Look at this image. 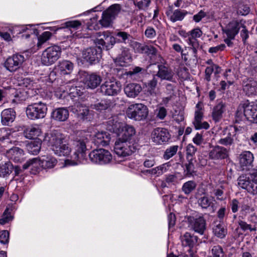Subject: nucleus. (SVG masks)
Returning a JSON list of instances; mask_svg holds the SVG:
<instances>
[{
	"mask_svg": "<svg viewBox=\"0 0 257 257\" xmlns=\"http://www.w3.org/2000/svg\"><path fill=\"white\" fill-rule=\"evenodd\" d=\"M14 166L11 162L8 161L0 164V177H7L13 172Z\"/></svg>",
	"mask_w": 257,
	"mask_h": 257,
	"instance_id": "37998d69",
	"label": "nucleus"
},
{
	"mask_svg": "<svg viewBox=\"0 0 257 257\" xmlns=\"http://www.w3.org/2000/svg\"><path fill=\"white\" fill-rule=\"evenodd\" d=\"M102 80L100 75L96 73H90L84 75L83 83L87 88L94 89L100 85Z\"/></svg>",
	"mask_w": 257,
	"mask_h": 257,
	"instance_id": "a211bd4d",
	"label": "nucleus"
},
{
	"mask_svg": "<svg viewBox=\"0 0 257 257\" xmlns=\"http://www.w3.org/2000/svg\"><path fill=\"white\" fill-rule=\"evenodd\" d=\"M239 130L236 126H230L223 131V137L217 141V143L222 146L230 149V147L234 144V138H238Z\"/></svg>",
	"mask_w": 257,
	"mask_h": 257,
	"instance_id": "1a4fd4ad",
	"label": "nucleus"
},
{
	"mask_svg": "<svg viewBox=\"0 0 257 257\" xmlns=\"http://www.w3.org/2000/svg\"><path fill=\"white\" fill-rule=\"evenodd\" d=\"M159 78L156 74L154 75L152 79L148 82L147 87L148 91L151 94H156L155 89L158 84Z\"/></svg>",
	"mask_w": 257,
	"mask_h": 257,
	"instance_id": "49530a36",
	"label": "nucleus"
},
{
	"mask_svg": "<svg viewBox=\"0 0 257 257\" xmlns=\"http://www.w3.org/2000/svg\"><path fill=\"white\" fill-rule=\"evenodd\" d=\"M52 36V33L49 31L44 32L38 37V46H39L49 40Z\"/></svg>",
	"mask_w": 257,
	"mask_h": 257,
	"instance_id": "680f3d73",
	"label": "nucleus"
},
{
	"mask_svg": "<svg viewBox=\"0 0 257 257\" xmlns=\"http://www.w3.org/2000/svg\"><path fill=\"white\" fill-rule=\"evenodd\" d=\"M85 106V105H83L79 102H76L71 106V110L73 113L76 114L78 116Z\"/></svg>",
	"mask_w": 257,
	"mask_h": 257,
	"instance_id": "e2e57ef3",
	"label": "nucleus"
},
{
	"mask_svg": "<svg viewBox=\"0 0 257 257\" xmlns=\"http://www.w3.org/2000/svg\"><path fill=\"white\" fill-rule=\"evenodd\" d=\"M136 131L135 128L131 125L124 124V127L121 130L119 134L117 135V139L125 142H130L132 137L135 135Z\"/></svg>",
	"mask_w": 257,
	"mask_h": 257,
	"instance_id": "c756f323",
	"label": "nucleus"
},
{
	"mask_svg": "<svg viewBox=\"0 0 257 257\" xmlns=\"http://www.w3.org/2000/svg\"><path fill=\"white\" fill-rule=\"evenodd\" d=\"M225 103L222 101H218L213 108L212 117L215 122L219 121L222 117V114L225 111Z\"/></svg>",
	"mask_w": 257,
	"mask_h": 257,
	"instance_id": "2f4dec72",
	"label": "nucleus"
},
{
	"mask_svg": "<svg viewBox=\"0 0 257 257\" xmlns=\"http://www.w3.org/2000/svg\"><path fill=\"white\" fill-rule=\"evenodd\" d=\"M170 137L168 130L162 127L155 128L151 134L152 141L157 144H162L168 142L170 139Z\"/></svg>",
	"mask_w": 257,
	"mask_h": 257,
	"instance_id": "2eb2a0df",
	"label": "nucleus"
},
{
	"mask_svg": "<svg viewBox=\"0 0 257 257\" xmlns=\"http://www.w3.org/2000/svg\"><path fill=\"white\" fill-rule=\"evenodd\" d=\"M158 71L156 75L161 81L165 80L176 83L174 73L171 69L161 64L158 65Z\"/></svg>",
	"mask_w": 257,
	"mask_h": 257,
	"instance_id": "5701e85b",
	"label": "nucleus"
},
{
	"mask_svg": "<svg viewBox=\"0 0 257 257\" xmlns=\"http://www.w3.org/2000/svg\"><path fill=\"white\" fill-rule=\"evenodd\" d=\"M15 91L14 88L11 86L4 87L0 88V102L2 101L4 98L10 97V93Z\"/></svg>",
	"mask_w": 257,
	"mask_h": 257,
	"instance_id": "4d7b16f0",
	"label": "nucleus"
},
{
	"mask_svg": "<svg viewBox=\"0 0 257 257\" xmlns=\"http://www.w3.org/2000/svg\"><path fill=\"white\" fill-rule=\"evenodd\" d=\"M189 227L195 232L201 235L204 234L206 228V223L205 218L202 216H189L187 218Z\"/></svg>",
	"mask_w": 257,
	"mask_h": 257,
	"instance_id": "4468645a",
	"label": "nucleus"
},
{
	"mask_svg": "<svg viewBox=\"0 0 257 257\" xmlns=\"http://www.w3.org/2000/svg\"><path fill=\"white\" fill-rule=\"evenodd\" d=\"M61 48L57 45L49 47L46 49L42 54V63L47 66L54 63L60 57Z\"/></svg>",
	"mask_w": 257,
	"mask_h": 257,
	"instance_id": "6e6552de",
	"label": "nucleus"
},
{
	"mask_svg": "<svg viewBox=\"0 0 257 257\" xmlns=\"http://www.w3.org/2000/svg\"><path fill=\"white\" fill-rule=\"evenodd\" d=\"M243 91L246 95H256L257 93V81L250 78L244 79L242 83Z\"/></svg>",
	"mask_w": 257,
	"mask_h": 257,
	"instance_id": "a878e982",
	"label": "nucleus"
},
{
	"mask_svg": "<svg viewBox=\"0 0 257 257\" xmlns=\"http://www.w3.org/2000/svg\"><path fill=\"white\" fill-rule=\"evenodd\" d=\"M100 47L102 50H109L113 48L115 44L116 43L115 38L111 37L108 40L104 41L102 39L99 40Z\"/></svg>",
	"mask_w": 257,
	"mask_h": 257,
	"instance_id": "c03bdc74",
	"label": "nucleus"
},
{
	"mask_svg": "<svg viewBox=\"0 0 257 257\" xmlns=\"http://www.w3.org/2000/svg\"><path fill=\"white\" fill-rule=\"evenodd\" d=\"M13 219V217L11 215L10 209L7 208L0 218V224L2 225L6 224L11 221Z\"/></svg>",
	"mask_w": 257,
	"mask_h": 257,
	"instance_id": "5fc2aeb1",
	"label": "nucleus"
},
{
	"mask_svg": "<svg viewBox=\"0 0 257 257\" xmlns=\"http://www.w3.org/2000/svg\"><path fill=\"white\" fill-rule=\"evenodd\" d=\"M74 68V64L68 60L59 61L56 69L61 75H65L70 74Z\"/></svg>",
	"mask_w": 257,
	"mask_h": 257,
	"instance_id": "7c9ffc66",
	"label": "nucleus"
},
{
	"mask_svg": "<svg viewBox=\"0 0 257 257\" xmlns=\"http://www.w3.org/2000/svg\"><path fill=\"white\" fill-rule=\"evenodd\" d=\"M47 104L42 101L29 104L26 109L28 117L32 120L43 118L47 113Z\"/></svg>",
	"mask_w": 257,
	"mask_h": 257,
	"instance_id": "7ed1b4c3",
	"label": "nucleus"
},
{
	"mask_svg": "<svg viewBox=\"0 0 257 257\" xmlns=\"http://www.w3.org/2000/svg\"><path fill=\"white\" fill-rule=\"evenodd\" d=\"M14 90L15 91H13V93H10V97H15V98L13 99V102H19L25 100V94L26 93V92H22L20 90L16 89L15 88Z\"/></svg>",
	"mask_w": 257,
	"mask_h": 257,
	"instance_id": "3c124183",
	"label": "nucleus"
},
{
	"mask_svg": "<svg viewBox=\"0 0 257 257\" xmlns=\"http://www.w3.org/2000/svg\"><path fill=\"white\" fill-rule=\"evenodd\" d=\"M41 148V142L39 140L38 141H31L28 143L26 145V149L28 152L32 155H37Z\"/></svg>",
	"mask_w": 257,
	"mask_h": 257,
	"instance_id": "79ce46f5",
	"label": "nucleus"
},
{
	"mask_svg": "<svg viewBox=\"0 0 257 257\" xmlns=\"http://www.w3.org/2000/svg\"><path fill=\"white\" fill-rule=\"evenodd\" d=\"M198 237L189 232H186L182 236V245L185 246L193 247L197 243Z\"/></svg>",
	"mask_w": 257,
	"mask_h": 257,
	"instance_id": "e433bc0d",
	"label": "nucleus"
},
{
	"mask_svg": "<svg viewBox=\"0 0 257 257\" xmlns=\"http://www.w3.org/2000/svg\"><path fill=\"white\" fill-rule=\"evenodd\" d=\"M239 165L242 170H249L253 166L254 156L249 151H243L238 157Z\"/></svg>",
	"mask_w": 257,
	"mask_h": 257,
	"instance_id": "6ab92c4d",
	"label": "nucleus"
},
{
	"mask_svg": "<svg viewBox=\"0 0 257 257\" xmlns=\"http://www.w3.org/2000/svg\"><path fill=\"white\" fill-rule=\"evenodd\" d=\"M65 27L66 28H71L77 29L81 25V23L79 21H70L66 22L64 24Z\"/></svg>",
	"mask_w": 257,
	"mask_h": 257,
	"instance_id": "774afa93",
	"label": "nucleus"
},
{
	"mask_svg": "<svg viewBox=\"0 0 257 257\" xmlns=\"http://www.w3.org/2000/svg\"><path fill=\"white\" fill-rule=\"evenodd\" d=\"M121 90L120 81L114 78L105 80L99 89V92L105 96H114L118 95Z\"/></svg>",
	"mask_w": 257,
	"mask_h": 257,
	"instance_id": "423d86ee",
	"label": "nucleus"
},
{
	"mask_svg": "<svg viewBox=\"0 0 257 257\" xmlns=\"http://www.w3.org/2000/svg\"><path fill=\"white\" fill-rule=\"evenodd\" d=\"M111 37H113L111 35V33L108 31H104L103 32H97L94 35L95 39L94 42L96 45L100 46L99 40L102 39L104 41L108 40Z\"/></svg>",
	"mask_w": 257,
	"mask_h": 257,
	"instance_id": "a18cd8bd",
	"label": "nucleus"
},
{
	"mask_svg": "<svg viewBox=\"0 0 257 257\" xmlns=\"http://www.w3.org/2000/svg\"><path fill=\"white\" fill-rule=\"evenodd\" d=\"M39 165L44 169L53 168L57 163V160L50 156H44L38 160Z\"/></svg>",
	"mask_w": 257,
	"mask_h": 257,
	"instance_id": "f704fd0d",
	"label": "nucleus"
},
{
	"mask_svg": "<svg viewBox=\"0 0 257 257\" xmlns=\"http://www.w3.org/2000/svg\"><path fill=\"white\" fill-rule=\"evenodd\" d=\"M250 12V8L247 5H240L237 9V13L238 14L245 16Z\"/></svg>",
	"mask_w": 257,
	"mask_h": 257,
	"instance_id": "69168bd1",
	"label": "nucleus"
},
{
	"mask_svg": "<svg viewBox=\"0 0 257 257\" xmlns=\"http://www.w3.org/2000/svg\"><path fill=\"white\" fill-rule=\"evenodd\" d=\"M238 224L241 229L243 231L249 230L250 232H252L256 230L255 225L248 224L246 222L240 219V218H238Z\"/></svg>",
	"mask_w": 257,
	"mask_h": 257,
	"instance_id": "864d4df0",
	"label": "nucleus"
},
{
	"mask_svg": "<svg viewBox=\"0 0 257 257\" xmlns=\"http://www.w3.org/2000/svg\"><path fill=\"white\" fill-rule=\"evenodd\" d=\"M65 138L64 135L58 131H53L45 138L48 145L54 153L59 156H68L71 152V148L68 144L64 143Z\"/></svg>",
	"mask_w": 257,
	"mask_h": 257,
	"instance_id": "f03ea898",
	"label": "nucleus"
},
{
	"mask_svg": "<svg viewBox=\"0 0 257 257\" xmlns=\"http://www.w3.org/2000/svg\"><path fill=\"white\" fill-rule=\"evenodd\" d=\"M91 137L88 132L81 130L77 132L73 138L72 143L74 152L71 158L73 161L80 162L84 159L87 150L86 145L89 142Z\"/></svg>",
	"mask_w": 257,
	"mask_h": 257,
	"instance_id": "f257e3e1",
	"label": "nucleus"
},
{
	"mask_svg": "<svg viewBox=\"0 0 257 257\" xmlns=\"http://www.w3.org/2000/svg\"><path fill=\"white\" fill-rule=\"evenodd\" d=\"M26 58L24 55L16 53L6 59L4 66L10 72H15L22 66Z\"/></svg>",
	"mask_w": 257,
	"mask_h": 257,
	"instance_id": "f8f14e48",
	"label": "nucleus"
},
{
	"mask_svg": "<svg viewBox=\"0 0 257 257\" xmlns=\"http://www.w3.org/2000/svg\"><path fill=\"white\" fill-rule=\"evenodd\" d=\"M16 112L13 108L3 110L1 114V123L3 125H10L16 118Z\"/></svg>",
	"mask_w": 257,
	"mask_h": 257,
	"instance_id": "bb28decb",
	"label": "nucleus"
},
{
	"mask_svg": "<svg viewBox=\"0 0 257 257\" xmlns=\"http://www.w3.org/2000/svg\"><path fill=\"white\" fill-rule=\"evenodd\" d=\"M78 117L82 120L90 121L93 118L92 111H90L88 107L85 106Z\"/></svg>",
	"mask_w": 257,
	"mask_h": 257,
	"instance_id": "603ef678",
	"label": "nucleus"
},
{
	"mask_svg": "<svg viewBox=\"0 0 257 257\" xmlns=\"http://www.w3.org/2000/svg\"><path fill=\"white\" fill-rule=\"evenodd\" d=\"M242 27V24L238 21L230 22L224 28H222L223 33L225 34L228 38L234 39L235 37L239 32Z\"/></svg>",
	"mask_w": 257,
	"mask_h": 257,
	"instance_id": "aec40b11",
	"label": "nucleus"
},
{
	"mask_svg": "<svg viewBox=\"0 0 257 257\" xmlns=\"http://www.w3.org/2000/svg\"><path fill=\"white\" fill-rule=\"evenodd\" d=\"M40 131L39 128L31 127L27 128L25 132V137L29 139H34L37 136H39Z\"/></svg>",
	"mask_w": 257,
	"mask_h": 257,
	"instance_id": "de8ad7c7",
	"label": "nucleus"
},
{
	"mask_svg": "<svg viewBox=\"0 0 257 257\" xmlns=\"http://www.w3.org/2000/svg\"><path fill=\"white\" fill-rule=\"evenodd\" d=\"M89 157L93 163L103 165L109 163L112 160V155L107 150L103 149H96L91 151Z\"/></svg>",
	"mask_w": 257,
	"mask_h": 257,
	"instance_id": "9b49d317",
	"label": "nucleus"
},
{
	"mask_svg": "<svg viewBox=\"0 0 257 257\" xmlns=\"http://www.w3.org/2000/svg\"><path fill=\"white\" fill-rule=\"evenodd\" d=\"M148 113V107L142 103L131 104L126 110V114L128 117L137 121L146 119Z\"/></svg>",
	"mask_w": 257,
	"mask_h": 257,
	"instance_id": "0eeeda50",
	"label": "nucleus"
},
{
	"mask_svg": "<svg viewBox=\"0 0 257 257\" xmlns=\"http://www.w3.org/2000/svg\"><path fill=\"white\" fill-rule=\"evenodd\" d=\"M110 135L104 132H98L94 136V143L98 147H105L108 145L110 141Z\"/></svg>",
	"mask_w": 257,
	"mask_h": 257,
	"instance_id": "c85d7f7f",
	"label": "nucleus"
},
{
	"mask_svg": "<svg viewBox=\"0 0 257 257\" xmlns=\"http://www.w3.org/2000/svg\"><path fill=\"white\" fill-rule=\"evenodd\" d=\"M101 52L100 46L88 48L82 52V58L91 64H95L101 57Z\"/></svg>",
	"mask_w": 257,
	"mask_h": 257,
	"instance_id": "ddd939ff",
	"label": "nucleus"
},
{
	"mask_svg": "<svg viewBox=\"0 0 257 257\" xmlns=\"http://www.w3.org/2000/svg\"><path fill=\"white\" fill-rule=\"evenodd\" d=\"M5 156L15 162H21L23 160L24 151L19 147H13L6 151Z\"/></svg>",
	"mask_w": 257,
	"mask_h": 257,
	"instance_id": "393cba45",
	"label": "nucleus"
},
{
	"mask_svg": "<svg viewBox=\"0 0 257 257\" xmlns=\"http://www.w3.org/2000/svg\"><path fill=\"white\" fill-rule=\"evenodd\" d=\"M140 48L143 53L148 55L156 56L157 54V49L153 46L145 45L141 46Z\"/></svg>",
	"mask_w": 257,
	"mask_h": 257,
	"instance_id": "8fccbe9b",
	"label": "nucleus"
},
{
	"mask_svg": "<svg viewBox=\"0 0 257 257\" xmlns=\"http://www.w3.org/2000/svg\"><path fill=\"white\" fill-rule=\"evenodd\" d=\"M178 146L175 145L167 148L164 152L163 158L165 160H168L174 156L178 151Z\"/></svg>",
	"mask_w": 257,
	"mask_h": 257,
	"instance_id": "6e6d98bb",
	"label": "nucleus"
},
{
	"mask_svg": "<svg viewBox=\"0 0 257 257\" xmlns=\"http://www.w3.org/2000/svg\"><path fill=\"white\" fill-rule=\"evenodd\" d=\"M196 185L194 181H189L183 185L182 190L185 194L188 195L195 189Z\"/></svg>",
	"mask_w": 257,
	"mask_h": 257,
	"instance_id": "09e8293b",
	"label": "nucleus"
},
{
	"mask_svg": "<svg viewBox=\"0 0 257 257\" xmlns=\"http://www.w3.org/2000/svg\"><path fill=\"white\" fill-rule=\"evenodd\" d=\"M113 106V103L111 100L105 99L101 100L98 103L91 104L90 107L92 109L101 111L107 109L110 110Z\"/></svg>",
	"mask_w": 257,
	"mask_h": 257,
	"instance_id": "72a5a7b5",
	"label": "nucleus"
},
{
	"mask_svg": "<svg viewBox=\"0 0 257 257\" xmlns=\"http://www.w3.org/2000/svg\"><path fill=\"white\" fill-rule=\"evenodd\" d=\"M151 0H141L137 3L134 2L135 6L140 10H146L150 6Z\"/></svg>",
	"mask_w": 257,
	"mask_h": 257,
	"instance_id": "0e129e2a",
	"label": "nucleus"
},
{
	"mask_svg": "<svg viewBox=\"0 0 257 257\" xmlns=\"http://www.w3.org/2000/svg\"><path fill=\"white\" fill-rule=\"evenodd\" d=\"M253 208H251L248 205L245 204H242L240 207V213L241 215L238 217V218L244 219L248 214L253 212Z\"/></svg>",
	"mask_w": 257,
	"mask_h": 257,
	"instance_id": "13d9d810",
	"label": "nucleus"
},
{
	"mask_svg": "<svg viewBox=\"0 0 257 257\" xmlns=\"http://www.w3.org/2000/svg\"><path fill=\"white\" fill-rule=\"evenodd\" d=\"M230 149L216 145L209 152V158L213 160H221L229 156Z\"/></svg>",
	"mask_w": 257,
	"mask_h": 257,
	"instance_id": "dca6fc26",
	"label": "nucleus"
},
{
	"mask_svg": "<svg viewBox=\"0 0 257 257\" xmlns=\"http://www.w3.org/2000/svg\"><path fill=\"white\" fill-rule=\"evenodd\" d=\"M121 6L119 4H114L103 12L101 18L98 21L102 27L108 28L112 26L113 20L120 13Z\"/></svg>",
	"mask_w": 257,
	"mask_h": 257,
	"instance_id": "20e7f679",
	"label": "nucleus"
},
{
	"mask_svg": "<svg viewBox=\"0 0 257 257\" xmlns=\"http://www.w3.org/2000/svg\"><path fill=\"white\" fill-rule=\"evenodd\" d=\"M238 185L248 192L253 194H257V183L252 182L247 175H241L237 179Z\"/></svg>",
	"mask_w": 257,
	"mask_h": 257,
	"instance_id": "f3484780",
	"label": "nucleus"
},
{
	"mask_svg": "<svg viewBox=\"0 0 257 257\" xmlns=\"http://www.w3.org/2000/svg\"><path fill=\"white\" fill-rule=\"evenodd\" d=\"M136 147L131 142H125L117 139L114 144V152L120 157L130 156L136 151Z\"/></svg>",
	"mask_w": 257,
	"mask_h": 257,
	"instance_id": "9d476101",
	"label": "nucleus"
},
{
	"mask_svg": "<svg viewBox=\"0 0 257 257\" xmlns=\"http://www.w3.org/2000/svg\"><path fill=\"white\" fill-rule=\"evenodd\" d=\"M124 126V123L120 121L117 115L112 116L106 122V129L117 135L119 134Z\"/></svg>",
	"mask_w": 257,
	"mask_h": 257,
	"instance_id": "b1692460",
	"label": "nucleus"
},
{
	"mask_svg": "<svg viewBox=\"0 0 257 257\" xmlns=\"http://www.w3.org/2000/svg\"><path fill=\"white\" fill-rule=\"evenodd\" d=\"M211 253L216 257H225V255L222 247L218 245L212 247Z\"/></svg>",
	"mask_w": 257,
	"mask_h": 257,
	"instance_id": "bf43d9fd",
	"label": "nucleus"
},
{
	"mask_svg": "<svg viewBox=\"0 0 257 257\" xmlns=\"http://www.w3.org/2000/svg\"><path fill=\"white\" fill-rule=\"evenodd\" d=\"M212 231L216 237L221 239L224 238L227 233V229L225 225L220 222L218 223H214Z\"/></svg>",
	"mask_w": 257,
	"mask_h": 257,
	"instance_id": "c9c22d12",
	"label": "nucleus"
},
{
	"mask_svg": "<svg viewBox=\"0 0 257 257\" xmlns=\"http://www.w3.org/2000/svg\"><path fill=\"white\" fill-rule=\"evenodd\" d=\"M13 136L11 132L8 131L6 129L1 130V135H0L1 145L3 147H7L9 144H12L15 143L13 140Z\"/></svg>",
	"mask_w": 257,
	"mask_h": 257,
	"instance_id": "4c0bfd02",
	"label": "nucleus"
},
{
	"mask_svg": "<svg viewBox=\"0 0 257 257\" xmlns=\"http://www.w3.org/2000/svg\"><path fill=\"white\" fill-rule=\"evenodd\" d=\"M165 14L168 19L172 22L181 21L183 20L188 12L185 10L177 9L173 11L172 6H169L166 9Z\"/></svg>",
	"mask_w": 257,
	"mask_h": 257,
	"instance_id": "4be33fe9",
	"label": "nucleus"
},
{
	"mask_svg": "<svg viewBox=\"0 0 257 257\" xmlns=\"http://www.w3.org/2000/svg\"><path fill=\"white\" fill-rule=\"evenodd\" d=\"M190 37L186 40L188 44L190 46V48L193 50L195 55L199 47V42L197 38H199L202 35V32L199 29H195L190 32Z\"/></svg>",
	"mask_w": 257,
	"mask_h": 257,
	"instance_id": "412c9836",
	"label": "nucleus"
},
{
	"mask_svg": "<svg viewBox=\"0 0 257 257\" xmlns=\"http://www.w3.org/2000/svg\"><path fill=\"white\" fill-rule=\"evenodd\" d=\"M32 25H27L23 26L20 30V33H26L22 35V37L25 39H28L31 34L34 33L33 29H32Z\"/></svg>",
	"mask_w": 257,
	"mask_h": 257,
	"instance_id": "052dcab7",
	"label": "nucleus"
},
{
	"mask_svg": "<svg viewBox=\"0 0 257 257\" xmlns=\"http://www.w3.org/2000/svg\"><path fill=\"white\" fill-rule=\"evenodd\" d=\"M9 232L7 230L0 231V242L3 244H7L9 240Z\"/></svg>",
	"mask_w": 257,
	"mask_h": 257,
	"instance_id": "338daca9",
	"label": "nucleus"
},
{
	"mask_svg": "<svg viewBox=\"0 0 257 257\" xmlns=\"http://www.w3.org/2000/svg\"><path fill=\"white\" fill-rule=\"evenodd\" d=\"M142 88L140 84L130 83L124 87V92L128 97L135 98L142 91Z\"/></svg>",
	"mask_w": 257,
	"mask_h": 257,
	"instance_id": "cd10ccee",
	"label": "nucleus"
},
{
	"mask_svg": "<svg viewBox=\"0 0 257 257\" xmlns=\"http://www.w3.org/2000/svg\"><path fill=\"white\" fill-rule=\"evenodd\" d=\"M69 117V111L65 107H59L54 109L51 112V117L55 120L64 121Z\"/></svg>",
	"mask_w": 257,
	"mask_h": 257,
	"instance_id": "473e14b6",
	"label": "nucleus"
},
{
	"mask_svg": "<svg viewBox=\"0 0 257 257\" xmlns=\"http://www.w3.org/2000/svg\"><path fill=\"white\" fill-rule=\"evenodd\" d=\"M225 191V187L223 185H221L215 187L213 189L212 191L210 193L211 195H213L217 200L224 201L226 198Z\"/></svg>",
	"mask_w": 257,
	"mask_h": 257,
	"instance_id": "ea45409f",
	"label": "nucleus"
},
{
	"mask_svg": "<svg viewBox=\"0 0 257 257\" xmlns=\"http://www.w3.org/2000/svg\"><path fill=\"white\" fill-rule=\"evenodd\" d=\"M198 203L199 205L203 209H207L210 207L212 212H214L216 210L215 203L207 196H204L199 198L198 200Z\"/></svg>",
	"mask_w": 257,
	"mask_h": 257,
	"instance_id": "58836bf2",
	"label": "nucleus"
},
{
	"mask_svg": "<svg viewBox=\"0 0 257 257\" xmlns=\"http://www.w3.org/2000/svg\"><path fill=\"white\" fill-rule=\"evenodd\" d=\"M116 43H121L124 44L130 43L132 41V36L125 31H118L115 33Z\"/></svg>",
	"mask_w": 257,
	"mask_h": 257,
	"instance_id": "a19ab883",
	"label": "nucleus"
},
{
	"mask_svg": "<svg viewBox=\"0 0 257 257\" xmlns=\"http://www.w3.org/2000/svg\"><path fill=\"white\" fill-rule=\"evenodd\" d=\"M249 121L257 123V105L250 103L248 100L239 104L236 111V115L240 116L242 113Z\"/></svg>",
	"mask_w": 257,
	"mask_h": 257,
	"instance_id": "39448f33",
	"label": "nucleus"
}]
</instances>
